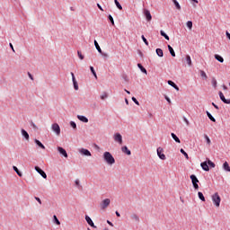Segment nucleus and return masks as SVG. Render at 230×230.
<instances>
[{"label":"nucleus","instance_id":"nucleus-44","mask_svg":"<svg viewBox=\"0 0 230 230\" xmlns=\"http://www.w3.org/2000/svg\"><path fill=\"white\" fill-rule=\"evenodd\" d=\"M77 55H78L79 58H80V60H84V55H82V52L77 51Z\"/></svg>","mask_w":230,"mask_h":230},{"label":"nucleus","instance_id":"nucleus-24","mask_svg":"<svg viewBox=\"0 0 230 230\" xmlns=\"http://www.w3.org/2000/svg\"><path fill=\"white\" fill-rule=\"evenodd\" d=\"M160 35H162V37H164L166 40H170V37L167 36L164 31H160Z\"/></svg>","mask_w":230,"mask_h":230},{"label":"nucleus","instance_id":"nucleus-50","mask_svg":"<svg viewBox=\"0 0 230 230\" xmlns=\"http://www.w3.org/2000/svg\"><path fill=\"white\" fill-rule=\"evenodd\" d=\"M31 127H32V128H34V130H37V128H39L37 127V125H35V123H33V122H31Z\"/></svg>","mask_w":230,"mask_h":230},{"label":"nucleus","instance_id":"nucleus-23","mask_svg":"<svg viewBox=\"0 0 230 230\" xmlns=\"http://www.w3.org/2000/svg\"><path fill=\"white\" fill-rule=\"evenodd\" d=\"M13 170H14V172L17 173V175L19 177H22V172H21V171H19V169L17 168V166H13Z\"/></svg>","mask_w":230,"mask_h":230},{"label":"nucleus","instance_id":"nucleus-34","mask_svg":"<svg viewBox=\"0 0 230 230\" xmlns=\"http://www.w3.org/2000/svg\"><path fill=\"white\" fill-rule=\"evenodd\" d=\"M180 152H181V154H182L183 155H184V157L186 158V159H190V156L188 155V153H186V151H184V149H181L180 150Z\"/></svg>","mask_w":230,"mask_h":230},{"label":"nucleus","instance_id":"nucleus-46","mask_svg":"<svg viewBox=\"0 0 230 230\" xmlns=\"http://www.w3.org/2000/svg\"><path fill=\"white\" fill-rule=\"evenodd\" d=\"M70 126L72 127V128H76V123H75V121H71Z\"/></svg>","mask_w":230,"mask_h":230},{"label":"nucleus","instance_id":"nucleus-31","mask_svg":"<svg viewBox=\"0 0 230 230\" xmlns=\"http://www.w3.org/2000/svg\"><path fill=\"white\" fill-rule=\"evenodd\" d=\"M114 3L116 4L117 8H119V10H123L121 4H119V2L118 0H114Z\"/></svg>","mask_w":230,"mask_h":230},{"label":"nucleus","instance_id":"nucleus-42","mask_svg":"<svg viewBox=\"0 0 230 230\" xmlns=\"http://www.w3.org/2000/svg\"><path fill=\"white\" fill-rule=\"evenodd\" d=\"M142 40L145 42L146 46H148V40L145 38V35H142Z\"/></svg>","mask_w":230,"mask_h":230},{"label":"nucleus","instance_id":"nucleus-5","mask_svg":"<svg viewBox=\"0 0 230 230\" xmlns=\"http://www.w3.org/2000/svg\"><path fill=\"white\" fill-rule=\"evenodd\" d=\"M190 180L192 181V184L194 186L195 190H199V179L197 178V176H195V174H191L190 175Z\"/></svg>","mask_w":230,"mask_h":230},{"label":"nucleus","instance_id":"nucleus-57","mask_svg":"<svg viewBox=\"0 0 230 230\" xmlns=\"http://www.w3.org/2000/svg\"><path fill=\"white\" fill-rule=\"evenodd\" d=\"M97 6L99 9H101L103 12V8H102V5H100V4H97Z\"/></svg>","mask_w":230,"mask_h":230},{"label":"nucleus","instance_id":"nucleus-47","mask_svg":"<svg viewBox=\"0 0 230 230\" xmlns=\"http://www.w3.org/2000/svg\"><path fill=\"white\" fill-rule=\"evenodd\" d=\"M107 93H104L102 95H101V100H105V98H107Z\"/></svg>","mask_w":230,"mask_h":230},{"label":"nucleus","instance_id":"nucleus-60","mask_svg":"<svg viewBox=\"0 0 230 230\" xmlns=\"http://www.w3.org/2000/svg\"><path fill=\"white\" fill-rule=\"evenodd\" d=\"M125 102L127 105H128V99H125Z\"/></svg>","mask_w":230,"mask_h":230},{"label":"nucleus","instance_id":"nucleus-51","mask_svg":"<svg viewBox=\"0 0 230 230\" xmlns=\"http://www.w3.org/2000/svg\"><path fill=\"white\" fill-rule=\"evenodd\" d=\"M35 200H37V202H39V204H42V201L40 200V198L35 197Z\"/></svg>","mask_w":230,"mask_h":230},{"label":"nucleus","instance_id":"nucleus-6","mask_svg":"<svg viewBox=\"0 0 230 230\" xmlns=\"http://www.w3.org/2000/svg\"><path fill=\"white\" fill-rule=\"evenodd\" d=\"M110 205H111V199H105L101 203V208H102V209H105V208H109Z\"/></svg>","mask_w":230,"mask_h":230},{"label":"nucleus","instance_id":"nucleus-21","mask_svg":"<svg viewBox=\"0 0 230 230\" xmlns=\"http://www.w3.org/2000/svg\"><path fill=\"white\" fill-rule=\"evenodd\" d=\"M207 116L210 119V121H213V123L217 122V119H214L213 115H211V113H209V111H207Z\"/></svg>","mask_w":230,"mask_h":230},{"label":"nucleus","instance_id":"nucleus-1","mask_svg":"<svg viewBox=\"0 0 230 230\" xmlns=\"http://www.w3.org/2000/svg\"><path fill=\"white\" fill-rule=\"evenodd\" d=\"M200 166L204 172H209V166L210 168H215L216 164L210 159H207V162H202Z\"/></svg>","mask_w":230,"mask_h":230},{"label":"nucleus","instance_id":"nucleus-4","mask_svg":"<svg viewBox=\"0 0 230 230\" xmlns=\"http://www.w3.org/2000/svg\"><path fill=\"white\" fill-rule=\"evenodd\" d=\"M156 152H157V155L160 159H162V161H165L166 159V155L163 153L164 152V150L163 149V147H158L156 149Z\"/></svg>","mask_w":230,"mask_h":230},{"label":"nucleus","instance_id":"nucleus-2","mask_svg":"<svg viewBox=\"0 0 230 230\" xmlns=\"http://www.w3.org/2000/svg\"><path fill=\"white\" fill-rule=\"evenodd\" d=\"M103 159L107 163V164H114V163H116V160L114 159V156H112L111 152H104Z\"/></svg>","mask_w":230,"mask_h":230},{"label":"nucleus","instance_id":"nucleus-28","mask_svg":"<svg viewBox=\"0 0 230 230\" xmlns=\"http://www.w3.org/2000/svg\"><path fill=\"white\" fill-rule=\"evenodd\" d=\"M168 49H169L172 57H175V50H173V48H172V46L168 45Z\"/></svg>","mask_w":230,"mask_h":230},{"label":"nucleus","instance_id":"nucleus-20","mask_svg":"<svg viewBox=\"0 0 230 230\" xmlns=\"http://www.w3.org/2000/svg\"><path fill=\"white\" fill-rule=\"evenodd\" d=\"M215 58L216 60H217L218 62H220L221 64L224 63V58H222V56L216 54L215 55Z\"/></svg>","mask_w":230,"mask_h":230},{"label":"nucleus","instance_id":"nucleus-16","mask_svg":"<svg viewBox=\"0 0 230 230\" xmlns=\"http://www.w3.org/2000/svg\"><path fill=\"white\" fill-rule=\"evenodd\" d=\"M34 143H36V145H38V146H40V148H41L42 150H46V146L40 140L35 139Z\"/></svg>","mask_w":230,"mask_h":230},{"label":"nucleus","instance_id":"nucleus-10","mask_svg":"<svg viewBox=\"0 0 230 230\" xmlns=\"http://www.w3.org/2000/svg\"><path fill=\"white\" fill-rule=\"evenodd\" d=\"M35 170L36 172H38V173H40V175H41V177H43V179H48V175L46 174V172L39 166H35Z\"/></svg>","mask_w":230,"mask_h":230},{"label":"nucleus","instance_id":"nucleus-52","mask_svg":"<svg viewBox=\"0 0 230 230\" xmlns=\"http://www.w3.org/2000/svg\"><path fill=\"white\" fill-rule=\"evenodd\" d=\"M107 224H109V226H111V227H114V225L112 224V222H111V221H107Z\"/></svg>","mask_w":230,"mask_h":230},{"label":"nucleus","instance_id":"nucleus-25","mask_svg":"<svg viewBox=\"0 0 230 230\" xmlns=\"http://www.w3.org/2000/svg\"><path fill=\"white\" fill-rule=\"evenodd\" d=\"M198 197L199 199L202 200V202H206V198L204 197V194L202 192H198Z\"/></svg>","mask_w":230,"mask_h":230},{"label":"nucleus","instance_id":"nucleus-11","mask_svg":"<svg viewBox=\"0 0 230 230\" xmlns=\"http://www.w3.org/2000/svg\"><path fill=\"white\" fill-rule=\"evenodd\" d=\"M219 98H220L221 101H223L227 105L230 104V99H226V96H224V93L219 92Z\"/></svg>","mask_w":230,"mask_h":230},{"label":"nucleus","instance_id":"nucleus-37","mask_svg":"<svg viewBox=\"0 0 230 230\" xmlns=\"http://www.w3.org/2000/svg\"><path fill=\"white\" fill-rule=\"evenodd\" d=\"M187 27L189 28V30H191V28H193V22L191 21L187 22Z\"/></svg>","mask_w":230,"mask_h":230},{"label":"nucleus","instance_id":"nucleus-59","mask_svg":"<svg viewBox=\"0 0 230 230\" xmlns=\"http://www.w3.org/2000/svg\"><path fill=\"white\" fill-rule=\"evenodd\" d=\"M115 213H116L117 217H121V215L119 214V212L116 211Z\"/></svg>","mask_w":230,"mask_h":230},{"label":"nucleus","instance_id":"nucleus-27","mask_svg":"<svg viewBox=\"0 0 230 230\" xmlns=\"http://www.w3.org/2000/svg\"><path fill=\"white\" fill-rule=\"evenodd\" d=\"M171 136L176 143H181V139L177 137V135H175L174 133H172Z\"/></svg>","mask_w":230,"mask_h":230},{"label":"nucleus","instance_id":"nucleus-54","mask_svg":"<svg viewBox=\"0 0 230 230\" xmlns=\"http://www.w3.org/2000/svg\"><path fill=\"white\" fill-rule=\"evenodd\" d=\"M165 100L168 102V103H172V101L170 100V98H168V96H165Z\"/></svg>","mask_w":230,"mask_h":230},{"label":"nucleus","instance_id":"nucleus-48","mask_svg":"<svg viewBox=\"0 0 230 230\" xmlns=\"http://www.w3.org/2000/svg\"><path fill=\"white\" fill-rule=\"evenodd\" d=\"M213 87H217V79H212Z\"/></svg>","mask_w":230,"mask_h":230},{"label":"nucleus","instance_id":"nucleus-13","mask_svg":"<svg viewBox=\"0 0 230 230\" xmlns=\"http://www.w3.org/2000/svg\"><path fill=\"white\" fill-rule=\"evenodd\" d=\"M77 119H78L80 121H83V123H89V119H87L85 116L77 115Z\"/></svg>","mask_w":230,"mask_h":230},{"label":"nucleus","instance_id":"nucleus-19","mask_svg":"<svg viewBox=\"0 0 230 230\" xmlns=\"http://www.w3.org/2000/svg\"><path fill=\"white\" fill-rule=\"evenodd\" d=\"M122 152L124 154H127V155H130L132 153L130 152V150L128 149V147H127L126 146L122 147Z\"/></svg>","mask_w":230,"mask_h":230},{"label":"nucleus","instance_id":"nucleus-62","mask_svg":"<svg viewBox=\"0 0 230 230\" xmlns=\"http://www.w3.org/2000/svg\"><path fill=\"white\" fill-rule=\"evenodd\" d=\"M75 184L78 185V184H80V182H79L78 181H75Z\"/></svg>","mask_w":230,"mask_h":230},{"label":"nucleus","instance_id":"nucleus-49","mask_svg":"<svg viewBox=\"0 0 230 230\" xmlns=\"http://www.w3.org/2000/svg\"><path fill=\"white\" fill-rule=\"evenodd\" d=\"M168 84L171 85L172 87L175 86V83H173L172 81H168Z\"/></svg>","mask_w":230,"mask_h":230},{"label":"nucleus","instance_id":"nucleus-26","mask_svg":"<svg viewBox=\"0 0 230 230\" xmlns=\"http://www.w3.org/2000/svg\"><path fill=\"white\" fill-rule=\"evenodd\" d=\"M186 62L190 67H191V57L190 55L186 56Z\"/></svg>","mask_w":230,"mask_h":230},{"label":"nucleus","instance_id":"nucleus-61","mask_svg":"<svg viewBox=\"0 0 230 230\" xmlns=\"http://www.w3.org/2000/svg\"><path fill=\"white\" fill-rule=\"evenodd\" d=\"M125 92H126L128 94H130V92H129V91L125 90Z\"/></svg>","mask_w":230,"mask_h":230},{"label":"nucleus","instance_id":"nucleus-3","mask_svg":"<svg viewBox=\"0 0 230 230\" xmlns=\"http://www.w3.org/2000/svg\"><path fill=\"white\" fill-rule=\"evenodd\" d=\"M220 195H218V192H216L214 195H212V202H214L216 208H220V202H221Z\"/></svg>","mask_w":230,"mask_h":230},{"label":"nucleus","instance_id":"nucleus-56","mask_svg":"<svg viewBox=\"0 0 230 230\" xmlns=\"http://www.w3.org/2000/svg\"><path fill=\"white\" fill-rule=\"evenodd\" d=\"M28 76L31 78V80H33V75H31L30 73H28Z\"/></svg>","mask_w":230,"mask_h":230},{"label":"nucleus","instance_id":"nucleus-9","mask_svg":"<svg viewBox=\"0 0 230 230\" xmlns=\"http://www.w3.org/2000/svg\"><path fill=\"white\" fill-rule=\"evenodd\" d=\"M71 76H72V82L74 84V89L75 91H78V82L76 81V77H75V74L71 72Z\"/></svg>","mask_w":230,"mask_h":230},{"label":"nucleus","instance_id":"nucleus-58","mask_svg":"<svg viewBox=\"0 0 230 230\" xmlns=\"http://www.w3.org/2000/svg\"><path fill=\"white\" fill-rule=\"evenodd\" d=\"M173 88H174L176 91H179V86H177V84L174 85Z\"/></svg>","mask_w":230,"mask_h":230},{"label":"nucleus","instance_id":"nucleus-41","mask_svg":"<svg viewBox=\"0 0 230 230\" xmlns=\"http://www.w3.org/2000/svg\"><path fill=\"white\" fill-rule=\"evenodd\" d=\"M108 19L111 21L112 26H114V18H112V15L110 14V15L108 16Z\"/></svg>","mask_w":230,"mask_h":230},{"label":"nucleus","instance_id":"nucleus-43","mask_svg":"<svg viewBox=\"0 0 230 230\" xmlns=\"http://www.w3.org/2000/svg\"><path fill=\"white\" fill-rule=\"evenodd\" d=\"M183 121L186 123L187 127H190V120L186 117H183Z\"/></svg>","mask_w":230,"mask_h":230},{"label":"nucleus","instance_id":"nucleus-18","mask_svg":"<svg viewBox=\"0 0 230 230\" xmlns=\"http://www.w3.org/2000/svg\"><path fill=\"white\" fill-rule=\"evenodd\" d=\"M22 136H23V137H25V139L27 141L30 140V135L28 134V131H25L24 129H22Z\"/></svg>","mask_w":230,"mask_h":230},{"label":"nucleus","instance_id":"nucleus-36","mask_svg":"<svg viewBox=\"0 0 230 230\" xmlns=\"http://www.w3.org/2000/svg\"><path fill=\"white\" fill-rule=\"evenodd\" d=\"M132 220H135V222H139V217L136 214H133L131 216Z\"/></svg>","mask_w":230,"mask_h":230},{"label":"nucleus","instance_id":"nucleus-33","mask_svg":"<svg viewBox=\"0 0 230 230\" xmlns=\"http://www.w3.org/2000/svg\"><path fill=\"white\" fill-rule=\"evenodd\" d=\"M200 76L204 78V80H208V75L203 70H200Z\"/></svg>","mask_w":230,"mask_h":230},{"label":"nucleus","instance_id":"nucleus-12","mask_svg":"<svg viewBox=\"0 0 230 230\" xmlns=\"http://www.w3.org/2000/svg\"><path fill=\"white\" fill-rule=\"evenodd\" d=\"M58 151L59 152V154H61V155L67 158V152L66 151V149H64V147L58 146Z\"/></svg>","mask_w":230,"mask_h":230},{"label":"nucleus","instance_id":"nucleus-14","mask_svg":"<svg viewBox=\"0 0 230 230\" xmlns=\"http://www.w3.org/2000/svg\"><path fill=\"white\" fill-rule=\"evenodd\" d=\"M80 154H82L83 155H86L88 157H91V152L89 150H87V149L82 148L80 150Z\"/></svg>","mask_w":230,"mask_h":230},{"label":"nucleus","instance_id":"nucleus-7","mask_svg":"<svg viewBox=\"0 0 230 230\" xmlns=\"http://www.w3.org/2000/svg\"><path fill=\"white\" fill-rule=\"evenodd\" d=\"M51 128L53 132L57 134V136H60V126H58V124L57 123L52 124Z\"/></svg>","mask_w":230,"mask_h":230},{"label":"nucleus","instance_id":"nucleus-55","mask_svg":"<svg viewBox=\"0 0 230 230\" xmlns=\"http://www.w3.org/2000/svg\"><path fill=\"white\" fill-rule=\"evenodd\" d=\"M213 107H215V109L218 110V106L217 104H215V102H212Z\"/></svg>","mask_w":230,"mask_h":230},{"label":"nucleus","instance_id":"nucleus-35","mask_svg":"<svg viewBox=\"0 0 230 230\" xmlns=\"http://www.w3.org/2000/svg\"><path fill=\"white\" fill-rule=\"evenodd\" d=\"M156 55H158L159 57H164V53H163V49H156Z\"/></svg>","mask_w":230,"mask_h":230},{"label":"nucleus","instance_id":"nucleus-29","mask_svg":"<svg viewBox=\"0 0 230 230\" xmlns=\"http://www.w3.org/2000/svg\"><path fill=\"white\" fill-rule=\"evenodd\" d=\"M137 67H139V69L142 71V73H145V75H146V68H144L143 65L141 64H137Z\"/></svg>","mask_w":230,"mask_h":230},{"label":"nucleus","instance_id":"nucleus-38","mask_svg":"<svg viewBox=\"0 0 230 230\" xmlns=\"http://www.w3.org/2000/svg\"><path fill=\"white\" fill-rule=\"evenodd\" d=\"M90 70L93 73V76H95V78H98V76L96 75V71H94V67L90 66Z\"/></svg>","mask_w":230,"mask_h":230},{"label":"nucleus","instance_id":"nucleus-15","mask_svg":"<svg viewBox=\"0 0 230 230\" xmlns=\"http://www.w3.org/2000/svg\"><path fill=\"white\" fill-rule=\"evenodd\" d=\"M85 220H86L87 224L91 226V227H96V226H94V223L93 222V219H91V217H89V216L85 217Z\"/></svg>","mask_w":230,"mask_h":230},{"label":"nucleus","instance_id":"nucleus-53","mask_svg":"<svg viewBox=\"0 0 230 230\" xmlns=\"http://www.w3.org/2000/svg\"><path fill=\"white\" fill-rule=\"evenodd\" d=\"M9 46H10V48L12 49V50H13V52H15V49H13V45L12 43H10Z\"/></svg>","mask_w":230,"mask_h":230},{"label":"nucleus","instance_id":"nucleus-40","mask_svg":"<svg viewBox=\"0 0 230 230\" xmlns=\"http://www.w3.org/2000/svg\"><path fill=\"white\" fill-rule=\"evenodd\" d=\"M205 139L208 145H211V139L209 138V137H208V135H205Z\"/></svg>","mask_w":230,"mask_h":230},{"label":"nucleus","instance_id":"nucleus-45","mask_svg":"<svg viewBox=\"0 0 230 230\" xmlns=\"http://www.w3.org/2000/svg\"><path fill=\"white\" fill-rule=\"evenodd\" d=\"M132 101L134 102V103H136V105H139V102L137 101V99H136V97H132Z\"/></svg>","mask_w":230,"mask_h":230},{"label":"nucleus","instance_id":"nucleus-17","mask_svg":"<svg viewBox=\"0 0 230 230\" xmlns=\"http://www.w3.org/2000/svg\"><path fill=\"white\" fill-rule=\"evenodd\" d=\"M144 13H145L146 19H147V21H152V14L150 13V11L146 10Z\"/></svg>","mask_w":230,"mask_h":230},{"label":"nucleus","instance_id":"nucleus-30","mask_svg":"<svg viewBox=\"0 0 230 230\" xmlns=\"http://www.w3.org/2000/svg\"><path fill=\"white\" fill-rule=\"evenodd\" d=\"M94 46H95L97 51H99V53H102V48H100L98 41L94 40Z\"/></svg>","mask_w":230,"mask_h":230},{"label":"nucleus","instance_id":"nucleus-32","mask_svg":"<svg viewBox=\"0 0 230 230\" xmlns=\"http://www.w3.org/2000/svg\"><path fill=\"white\" fill-rule=\"evenodd\" d=\"M172 3L176 6L177 10H181V4L177 0H172Z\"/></svg>","mask_w":230,"mask_h":230},{"label":"nucleus","instance_id":"nucleus-8","mask_svg":"<svg viewBox=\"0 0 230 230\" xmlns=\"http://www.w3.org/2000/svg\"><path fill=\"white\" fill-rule=\"evenodd\" d=\"M114 141H116L119 145H123V137H121V134H119V133L115 134Z\"/></svg>","mask_w":230,"mask_h":230},{"label":"nucleus","instance_id":"nucleus-39","mask_svg":"<svg viewBox=\"0 0 230 230\" xmlns=\"http://www.w3.org/2000/svg\"><path fill=\"white\" fill-rule=\"evenodd\" d=\"M53 218H54V222L57 224V226H60V221L58 220L57 216H54Z\"/></svg>","mask_w":230,"mask_h":230},{"label":"nucleus","instance_id":"nucleus-22","mask_svg":"<svg viewBox=\"0 0 230 230\" xmlns=\"http://www.w3.org/2000/svg\"><path fill=\"white\" fill-rule=\"evenodd\" d=\"M223 168L226 172H230V166L229 164L227 162H225L223 164Z\"/></svg>","mask_w":230,"mask_h":230}]
</instances>
